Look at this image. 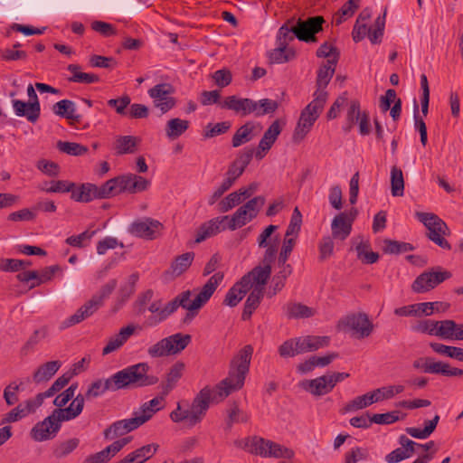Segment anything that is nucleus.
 I'll return each instance as SVG.
<instances>
[{"label": "nucleus", "mask_w": 463, "mask_h": 463, "mask_svg": "<svg viewBox=\"0 0 463 463\" xmlns=\"http://www.w3.org/2000/svg\"><path fill=\"white\" fill-rule=\"evenodd\" d=\"M227 416L225 420L227 430H231L234 423H246L250 418L248 412L241 410L237 405L232 406L227 411Z\"/></svg>", "instance_id": "nucleus-47"}, {"label": "nucleus", "mask_w": 463, "mask_h": 463, "mask_svg": "<svg viewBox=\"0 0 463 463\" xmlns=\"http://www.w3.org/2000/svg\"><path fill=\"white\" fill-rule=\"evenodd\" d=\"M125 175H118L105 182L99 186V198H109L127 192Z\"/></svg>", "instance_id": "nucleus-27"}, {"label": "nucleus", "mask_w": 463, "mask_h": 463, "mask_svg": "<svg viewBox=\"0 0 463 463\" xmlns=\"http://www.w3.org/2000/svg\"><path fill=\"white\" fill-rule=\"evenodd\" d=\"M252 220L253 218L241 205L235 211V213L232 215L230 216V223L228 224V230L235 231L239 228L243 227Z\"/></svg>", "instance_id": "nucleus-43"}, {"label": "nucleus", "mask_w": 463, "mask_h": 463, "mask_svg": "<svg viewBox=\"0 0 463 463\" xmlns=\"http://www.w3.org/2000/svg\"><path fill=\"white\" fill-rule=\"evenodd\" d=\"M301 387L315 396H322L329 393L334 388L329 383L327 374L301 383Z\"/></svg>", "instance_id": "nucleus-26"}, {"label": "nucleus", "mask_w": 463, "mask_h": 463, "mask_svg": "<svg viewBox=\"0 0 463 463\" xmlns=\"http://www.w3.org/2000/svg\"><path fill=\"white\" fill-rule=\"evenodd\" d=\"M281 132V127L279 125V120H275L265 131L262 138L260 141V147L264 152H268L275 141L277 140L279 135Z\"/></svg>", "instance_id": "nucleus-37"}, {"label": "nucleus", "mask_w": 463, "mask_h": 463, "mask_svg": "<svg viewBox=\"0 0 463 463\" xmlns=\"http://www.w3.org/2000/svg\"><path fill=\"white\" fill-rule=\"evenodd\" d=\"M353 222L354 216H349L346 213L337 214L331 223L333 238L345 240L351 233Z\"/></svg>", "instance_id": "nucleus-24"}, {"label": "nucleus", "mask_w": 463, "mask_h": 463, "mask_svg": "<svg viewBox=\"0 0 463 463\" xmlns=\"http://www.w3.org/2000/svg\"><path fill=\"white\" fill-rule=\"evenodd\" d=\"M254 129V124L252 122H247L237 129L232 137V146L238 147L244 143L250 141L253 137L252 131Z\"/></svg>", "instance_id": "nucleus-42"}, {"label": "nucleus", "mask_w": 463, "mask_h": 463, "mask_svg": "<svg viewBox=\"0 0 463 463\" xmlns=\"http://www.w3.org/2000/svg\"><path fill=\"white\" fill-rule=\"evenodd\" d=\"M363 112L360 109V103L358 100H352L350 102L347 113L346 122L343 126V130L348 133L352 130L354 124H357L359 118H361Z\"/></svg>", "instance_id": "nucleus-46"}, {"label": "nucleus", "mask_w": 463, "mask_h": 463, "mask_svg": "<svg viewBox=\"0 0 463 463\" xmlns=\"http://www.w3.org/2000/svg\"><path fill=\"white\" fill-rule=\"evenodd\" d=\"M253 153V149L250 148H245L239 153L236 159L229 165L224 180L230 181V184L232 185L250 163Z\"/></svg>", "instance_id": "nucleus-16"}, {"label": "nucleus", "mask_w": 463, "mask_h": 463, "mask_svg": "<svg viewBox=\"0 0 463 463\" xmlns=\"http://www.w3.org/2000/svg\"><path fill=\"white\" fill-rule=\"evenodd\" d=\"M412 366L426 373H440L445 376L463 375V370L450 367L447 363L436 362L431 357H420L413 362Z\"/></svg>", "instance_id": "nucleus-9"}, {"label": "nucleus", "mask_w": 463, "mask_h": 463, "mask_svg": "<svg viewBox=\"0 0 463 463\" xmlns=\"http://www.w3.org/2000/svg\"><path fill=\"white\" fill-rule=\"evenodd\" d=\"M80 444V439L72 438L60 443L54 449L56 458H61L71 454Z\"/></svg>", "instance_id": "nucleus-57"}, {"label": "nucleus", "mask_w": 463, "mask_h": 463, "mask_svg": "<svg viewBox=\"0 0 463 463\" xmlns=\"http://www.w3.org/2000/svg\"><path fill=\"white\" fill-rule=\"evenodd\" d=\"M391 192L392 196H402L404 193L403 174L397 166L391 169Z\"/></svg>", "instance_id": "nucleus-48"}, {"label": "nucleus", "mask_w": 463, "mask_h": 463, "mask_svg": "<svg viewBox=\"0 0 463 463\" xmlns=\"http://www.w3.org/2000/svg\"><path fill=\"white\" fill-rule=\"evenodd\" d=\"M263 295L264 291H262V289L259 288H252L244 304V308L241 315L243 320H247L250 317L252 313L259 307Z\"/></svg>", "instance_id": "nucleus-36"}, {"label": "nucleus", "mask_w": 463, "mask_h": 463, "mask_svg": "<svg viewBox=\"0 0 463 463\" xmlns=\"http://www.w3.org/2000/svg\"><path fill=\"white\" fill-rule=\"evenodd\" d=\"M189 126L190 123L186 119L179 118H171L165 125V136L170 140H175L189 128Z\"/></svg>", "instance_id": "nucleus-34"}, {"label": "nucleus", "mask_w": 463, "mask_h": 463, "mask_svg": "<svg viewBox=\"0 0 463 463\" xmlns=\"http://www.w3.org/2000/svg\"><path fill=\"white\" fill-rule=\"evenodd\" d=\"M295 57V52L287 46L278 44V47L269 52V60L272 63H284Z\"/></svg>", "instance_id": "nucleus-50"}, {"label": "nucleus", "mask_w": 463, "mask_h": 463, "mask_svg": "<svg viewBox=\"0 0 463 463\" xmlns=\"http://www.w3.org/2000/svg\"><path fill=\"white\" fill-rule=\"evenodd\" d=\"M325 22L322 16L310 17L305 21L299 20L297 24L295 34L300 41L309 43L316 42V33L322 30V24Z\"/></svg>", "instance_id": "nucleus-15"}, {"label": "nucleus", "mask_w": 463, "mask_h": 463, "mask_svg": "<svg viewBox=\"0 0 463 463\" xmlns=\"http://www.w3.org/2000/svg\"><path fill=\"white\" fill-rule=\"evenodd\" d=\"M248 291L250 288L241 279L228 290L223 304L232 307L237 306Z\"/></svg>", "instance_id": "nucleus-35"}, {"label": "nucleus", "mask_w": 463, "mask_h": 463, "mask_svg": "<svg viewBox=\"0 0 463 463\" xmlns=\"http://www.w3.org/2000/svg\"><path fill=\"white\" fill-rule=\"evenodd\" d=\"M222 279L223 274L222 272L214 273L192 300L191 309H200L210 299Z\"/></svg>", "instance_id": "nucleus-18"}, {"label": "nucleus", "mask_w": 463, "mask_h": 463, "mask_svg": "<svg viewBox=\"0 0 463 463\" xmlns=\"http://www.w3.org/2000/svg\"><path fill=\"white\" fill-rule=\"evenodd\" d=\"M154 297L152 289H146L137 298L134 303V308L138 315H143L146 311L147 305L151 302Z\"/></svg>", "instance_id": "nucleus-58"}, {"label": "nucleus", "mask_w": 463, "mask_h": 463, "mask_svg": "<svg viewBox=\"0 0 463 463\" xmlns=\"http://www.w3.org/2000/svg\"><path fill=\"white\" fill-rule=\"evenodd\" d=\"M162 228L163 224L159 221L152 218H144L133 222L128 231L136 237L153 240Z\"/></svg>", "instance_id": "nucleus-13"}, {"label": "nucleus", "mask_w": 463, "mask_h": 463, "mask_svg": "<svg viewBox=\"0 0 463 463\" xmlns=\"http://www.w3.org/2000/svg\"><path fill=\"white\" fill-rule=\"evenodd\" d=\"M343 323L353 332V335L363 339L371 335L374 326L365 313H357L347 316Z\"/></svg>", "instance_id": "nucleus-12"}, {"label": "nucleus", "mask_w": 463, "mask_h": 463, "mask_svg": "<svg viewBox=\"0 0 463 463\" xmlns=\"http://www.w3.org/2000/svg\"><path fill=\"white\" fill-rule=\"evenodd\" d=\"M138 427V421L134 417L117 420L104 430L103 436L105 439L112 440L137 430Z\"/></svg>", "instance_id": "nucleus-21"}, {"label": "nucleus", "mask_w": 463, "mask_h": 463, "mask_svg": "<svg viewBox=\"0 0 463 463\" xmlns=\"http://www.w3.org/2000/svg\"><path fill=\"white\" fill-rule=\"evenodd\" d=\"M248 98H239L236 95L226 97L221 103L222 109L232 110L242 117L249 115L250 106Z\"/></svg>", "instance_id": "nucleus-29"}, {"label": "nucleus", "mask_w": 463, "mask_h": 463, "mask_svg": "<svg viewBox=\"0 0 463 463\" xmlns=\"http://www.w3.org/2000/svg\"><path fill=\"white\" fill-rule=\"evenodd\" d=\"M230 223V216H221L210 220L208 222L201 226L195 241L202 242L207 238L217 234L220 232L228 230V224Z\"/></svg>", "instance_id": "nucleus-20"}, {"label": "nucleus", "mask_w": 463, "mask_h": 463, "mask_svg": "<svg viewBox=\"0 0 463 463\" xmlns=\"http://www.w3.org/2000/svg\"><path fill=\"white\" fill-rule=\"evenodd\" d=\"M222 279L223 274L222 272L214 273L192 300L191 309H200L210 299Z\"/></svg>", "instance_id": "nucleus-17"}, {"label": "nucleus", "mask_w": 463, "mask_h": 463, "mask_svg": "<svg viewBox=\"0 0 463 463\" xmlns=\"http://www.w3.org/2000/svg\"><path fill=\"white\" fill-rule=\"evenodd\" d=\"M326 101L321 98H314L305 109L301 111L299 119L293 133V140L299 142L307 135L311 130L314 123L318 118L323 111Z\"/></svg>", "instance_id": "nucleus-5"}, {"label": "nucleus", "mask_w": 463, "mask_h": 463, "mask_svg": "<svg viewBox=\"0 0 463 463\" xmlns=\"http://www.w3.org/2000/svg\"><path fill=\"white\" fill-rule=\"evenodd\" d=\"M231 128V123L229 121L219 122L216 124L209 123L204 130V137L212 138L216 136L226 133Z\"/></svg>", "instance_id": "nucleus-59"}, {"label": "nucleus", "mask_w": 463, "mask_h": 463, "mask_svg": "<svg viewBox=\"0 0 463 463\" xmlns=\"http://www.w3.org/2000/svg\"><path fill=\"white\" fill-rule=\"evenodd\" d=\"M57 148L71 156H81L87 153L88 147L74 142L58 141Z\"/></svg>", "instance_id": "nucleus-54"}, {"label": "nucleus", "mask_w": 463, "mask_h": 463, "mask_svg": "<svg viewBox=\"0 0 463 463\" xmlns=\"http://www.w3.org/2000/svg\"><path fill=\"white\" fill-rule=\"evenodd\" d=\"M451 277L449 271H427L421 273L412 283V290L416 293H424L437 287Z\"/></svg>", "instance_id": "nucleus-10"}, {"label": "nucleus", "mask_w": 463, "mask_h": 463, "mask_svg": "<svg viewBox=\"0 0 463 463\" xmlns=\"http://www.w3.org/2000/svg\"><path fill=\"white\" fill-rule=\"evenodd\" d=\"M253 348L245 345L231 362L228 376L214 388L205 386L194 398L188 409H182L178 402L176 409L170 413V419L175 422H185L189 428L199 424L206 415L211 402L219 403L232 392L240 390L249 372Z\"/></svg>", "instance_id": "nucleus-1"}, {"label": "nucleus", "mask_w": 463, "mask_h": 463, "mask_svg": "<svg viewBox=\"0 0 463 463\" xmlns=\"http://www.w3.org/2000/svg\"><path fill=\"white\" fill-rule=\"evenodd\" d=\"M184 363L181 361L175 363L165 373L159 385L160 394L168 395L177 386L178 382L184 375Z\"/></svg>", "instance_id": "nucleus-19"}, {"label": "nucleus", "mask_w": 463, "mask_h": 463, "mask_svg": "<svg viewBox=\"0 0 463 463\" xmlns=\"http://www.w3.org/2000/svg\"><path fill=\"white\" fill-rule=\"evenodd\" d=\"M61 362L59 360L49 361L40 365L33 374V380L36 383L49 381L61 368Z\"/></svg>", "instance_id": "nucleus-31"}, {"label": "nucleus", "mask_w": 463, "mask_h": 463, "mask_svg": "<svg viewBox=\"0 0 463 463\" xmlns=\"http://www.w3.org/2000/svg\"><path fill=\"white\" fill-rule=\"evenodd\" d=\"M175 90L168 83L156 84L148 90L149 97L153 99L154 106L164 114L175 108L176 101L172 96Z\"/></svg>", "instance_id": "nucleus-8"}, {"label": "nucleus", "mask_w": 463, "mask_h": 463, "mask_svg": "<svg viewBox=\"0 0 463 463\" xmlns=\"http://www.w3.org/2000/svg\"><path fill=\"white\" fill-rule=\"evenodd\" d=\"M296 339L300 354L316 351L327 346L329 344L328 336L307 335L296 337Z\"/></svg>", "instance_id": "nucleus-28"}, {"label": "nucleus", "mask_w": 463, "mask_h": 463, "mask_svg": "<svg viewBox=\"0 0 463 463\" xmlns=\"http://www.w3.org/2000/svg\"><path fill=\"white\" fill-rule=\"evenodd\" d=\"M283 308L286 316L290 319L308 318L316 314L314 308L298 302H289Z\"/></svg>", "instance_id": "nucleus-33"}, {"label": "nucleus", "mask_w": 463, "mask_h": 463, "mask_svg": "<svg viewBox=\"0 0 463 463\" xmlns=\"http://www.w3.org/2000/svg\"><path fill=\"white\" fill-rule=\"evenodd\" d=\"M14 113L18 117H24L29 122L35 123L41 114L39 101H23L20 99L12 100Z\"/></svg>", "instance_id": "nucleus-22"}, {"label": "nucleus", "mask_w": 463, "mask_h": 463, "mask_svg": "<svg viewBox=\"0 0 463 463\" xmlns=\"http://www.w3.org/2000/svg\"><path fill=\"white\" fill-rule=\"evenodd\" d=\"M236 447L262 458H292L294 451L277 442L260 436H250L234 441Z\"/></svg>", "instance_id": "nucleus-4"}, {"label": "nucleus", "mask_w": 463, "mask_h": 463, "mask_svg": "<svg viewBox=\"0 0 463 463\" xmlns=\"http://www.w3.org/2000/svg\"><path fill=\"white\" fill-rule=\"evenodd\" d=\"M67 70L72 74L69 78V80L71 82L90 84L99 81V77L97 74L81 72L80 67L78 64H70Z\"/></svg>", "instance_id": "nucleus-39"}, {"label": "nucleus", "mask_w": 463, "mask_h": 463, "mask_svg": "<svg viewBox=\"0 0 463 463\" xmlns=\"http://www.w3.org/2000/svg\"><path fill=\"white\" fill-rule=\"evenodd\" d=\"M131 99L128 95H124L118 99H110L108 100V106L114 109L115 111L121 115H127V108L130 105Z\"/></svg>", "instance_id": "nucleus-60"}, {"label": "nucleus", "mask_w": 463, "mask_h": 463, "mask_svg": "<svg viewBox=\"0 0 463 463\" xmlns=\"http://www.w3.org/2000/svg\"><path fill=\"white\" fill-rule=\"evenodd\" d=\"M37 213L33 208H24L16 212H13L8 215V220L12 222H29L33 221Z\"/></svg>", "instance_id": "nucleus-62"}, {"label": "nucleus", "mask_w": 463, "mask_h": 463, "mask_svg": "<svg viewBox=\"0 0 463 463\" xmlns=\"http://www.w3.org/2000/svg\"><path fill=\"white\" fill-rule=\"evenodd\" d=\"M319 250V260L321 261L326 260L333 255L334 252V241L330 236H325L321 239L318 244Z\"/></svg>", "instance_id": "nucleus-63"}, {"label": "nucleus", "mask_w": 463, "mask_h": 463, "mask_svg": "<svg viewBox=\"0 0 463 463\" xmlns=\"http://www.w3.org/2000/svg\"><path fill=\"white\" fill-rule=\"evenodd\" d=\"M84 407V398L79 393L73 398L69 407L55 409L52 413L42 422L37 423L32 430V438L36 441H43L54 436L61 428L62 421L77 418Z\"/></svg>", "instance_id": "nucleus-3"}, {"label": "nucleus", "mask_w": 463, "mask_h": 463, "mask_svg": "<svg viewBox=\"0 0 463 463\" xmlns=\"http://www.w3.org/2000/svg\"><path fill=\"white\" fill-rule=\"evenodd\" d=\"M69 193L71 194V198L72 200L76 202L89 203L94 198H99V196H98V194L99 193V186L89 183L77 186L76 184L73 183Z\"/></svg>", "instance_id": "nucleus-25"}, {"label": "nucleus", "mask_w": 463, "mask_h": 463, "mask_svg": "<svg viewBox=\"0 0 463 463\" xmlns=\"http://www.w3.org/2000/svg\"><path fill=\"white\" fill-rule=\"evenodd\" d=\"M150 367L147 363L129 365L107 379H98L90 383L84 400H92L102 396L106 392H117L132 388L152 386L159 382L156 375L148 374Z\"/></svg>", "instance_id": "nucleus-2"}, {"label": "nucleus", "mask_w": 463, "mask_h": 463, "mask_svg": "<svg viewBox=\"0 0 463 463\" xmlns=\"http://www.w3.org/2000/svg\"><path fill=\"white\" fill-rule=\"evenodd\" d=\"M301 223H302V215H301V213L299 212L298 208L296 207L293 211L289 224L287 228L285 234L287 236L298 237V232L301 228Z\"/></svg>", "instance_id": "nucleus-61"}, {"label": "nucleus", "mask_w": 463, "mask_h": 463, "mask_svg": "<svg viewBox=\"0 0 463 463\" xmlns=\"http://www.w3.org/2000/svg\"><path fill=\"white\" fill-rule=\"evenodd\" d=\"M136 326L128 325L120 328L119 332L108 340L102 350V354L107 355L120 349L128 340L135 334Z\"/></svg>", "instance_id": "nucleus-23"}, {"label": "nucleus", "mask_w": 463, "mask_h": 463, "mask_svg": "<svg viewBox=\"0 0 463 463\" xmlns=\"http://www.w3.org/2000/svg\"><path fill=\"white\" fill-rule=\"evenodd\" d=\"M458 324L451 319L438 321L437 336L445 340H455Z\"/></svg>", "instance_id": "nucleus-44"}, {"label": "nucleus", "mask_w": 463, "mask_h": 463, "mask_svg": "<svg viewBox=\"0 0 463 463\" xmlns=\"http://www.w3.org/2000/svg\"><path fill=\"white\" fill-rule=\"evenodd\" d=\"M273 262H265L262 258L261 264L255 267L248 274L244 275L241 279L242 282L250 288H259L264 291V286L271 274V265Z\"/></svg>", "instance_id": "nucleus-14"}, {"label": "nucleus", "mask_w": 463, "mask_h": 463, "mask_svg": "<svg viewBox=\"0 0 463 463\" xmlns=\"http://www.w3.org/2000/svg\"><path fill=\"white\" fill-rule=\"evenodd\" d=\"M194 258V252H186L176 257L170 267L172 274L175 276L183 274L191 266Z\"/></svg>", "instance_id": "nucleus-45"}, {"label": "nucleus", "mask_w": 463, "mask_h": 463, "mask_svg": "<svg viewBox=\"0 0 463 463\" xmlns=\"http://www.w3.org/2000/svg\"><path fill=\"white\" fill-rule=\"evenodd\" d=\"M96 234V231L86 230L78 235H71L65 240V242L74 248L87 247L92 237Z\"/></svg>", "instance_id": "nucleus-51"}, {"label": "nucleus", "mask_w": 463, "mask_h": 463, "mask_svg": "<svg viewBox=\"0 0 463 463\" xmlns=\"http://www.w3.org/2000/svg\"><path fill=\"white\" fill-rule=\"evenodd\" d=\"M76 111L75 103L70 99H61L56 102L52 107V112L55 115L79 122L81 116L77 114Z\"/></svg>", "instance_id": "nucleus-32"}, {"label": "nucleus", "mask_w": 463, "mask_h": 463, "mask_svg": "<svg viewBox=\"0 0 463 463\" xmlns=\"http://www.w3.org/2000/svg\"><path fill=\"white\" fill-rule=\"evenodd\" d=\"M141 139L134 136H118L114 143L118 155L133 154L137 150Z\"/></svg>", "instance_id": "nucleus-30"}, {"label": "nucleus", "mask_w": 463, "mask_h": 463, "mask_svg": "<svg viewBox=\"0 0 463 463\" xmlns=\"http://www.w3.org/2000/svg\"><path fill=\"white\" fill-rule=\"evenodd\" d=\"M278 229V225L270 224L257 238L259 248L265 249L263 254L265 262H274L278 255L281 241L279 233L276 232Z\"/></svg>", "instance_id": "nucleus-7"}, {"label": "nucleus", "mask_w": 463, "mask_h": 463, "mask_svg": "<svg viewBox=\"0 0 463 463\" xmlns=\"http://www.w3.org/2000/svg\"><path fill=\"white\" fill-rule=\"evenodd\" d=\"M170 347H172V345H170L169 341H166L165 337L149 346L147 349V354L152 358L168 356L170 355Z\"/></svg>", "instance_id": "nucleus-53"}, {"label": "nucleus", "mask_w": 463, "mask_h": 463, "mask_svg": "<svg viewBox=\"0 0 463 463\" xmlns=\"http://www.w3.org/2000/svg\"><path fill=\"white\" fill-rule=\"evenodd\" d=\"M191 340L192 336L190 335L182 333H176L166 337V341H169L170 345H172L169 349L170 355L181 353L191 343Z\"/></svg>", "instance_id": "nucleus-41"}, {"label": "nucleus", "mask_w": 463, "mask_h": 463, "mask_svg": "<svg viewBox=\"0 0 463 463\" xmlns=\"http://www.w3.org/2000/svg\"><path fill=\"white\" fill-rule=\"evenodd\" d=\"M336 64L337 59H328L319 66L316 81L317 90L313 94L314 98H321L324 101H326L328 93L326 88L335 74Z\"/></svg>", "instance_id": "nucleus-11"}, {"label": "nucleus", "mask_w": 463, "mask_h": 463, "mask_svg": "<svg viewBox=\"0 0 463 463\" xmlns=\"http://www.w3.org/2000/svg\"><path fill=\"white\" fill-rule=\"evenodd\" d=\"M127 192L129 194L141 193L148 189L150 181L134 174L125 175Z\"/></svg>", "instance_id": "nucleus-38"}, {"label": "nucleus", "mask_w": 463, "mask_h": 463, "mask_svg": "<svg viewBox=\"0 0 463 463\" xmlns=\"http://www.w3.org/2000/svg\"><path fill=\"white\" fill-rule=\"evenodd\" d=\"M417 219L428 229V238L440 248L450 250L451 246L444 238L449 234V229L438 215L431 213H416Z\"/></svg>", "instance_id": "nucleus-6"}, {"label": "nucleus", "mask_w": 463, "mask_h": 463, "mask_svg": "<svg viewBox=\"0 0 463 463\" xmlns=\"http://www.w3.org/2000/svg\"><path fill=\"white\" fill-rule=\"evenodd\" d=\"M241 198L237 191L229 194L219 202L217 205L218 212L222 213L229 212L243 202Z\"/></svg>", "instance_id": "nucleus-52"}, {"label": "nucleus", "mask_w": 463, "mask_h": 463, "mask_svg": "<svg viewBox=\"0 0 463 463\" xmlns=\"http://www.w3.org/2000/svg\"><path fill=\"white\" fill-rule=\"evenodd\" d=\"M73 185L72 182L65 180H52L43 182L39 185V189L45 193H69Z\"/></svg>", "instance_id": "nucleus-49"}, {"label": "nucleus", "mask_w": 463, "mask_h": 463, "mask_svg": "<svg viewBox=\"0 0 463 463\" xmlns=\"http://www.w3.org/2000/svg\"><path fill=\"white\" fill-rule=\"evenodd\" d=\"M295 32H297L296 26L289 27L288 24H283L277 34V44L288 47V43L297 38Z\"/></svg>", "instance_id": "nucleus-56"}, {"label": "nucleus", "mask_w": 463, "mask_h": 463, "mask_svg": "<svg viewBox=\"0 0 463 463\" xmlns=\"http://www.w3.org/2000/svg\"><path fill=\"white\" fill-rule=\"evenodd\" d=\"M377 402V398H373L371 392L360 395L347 402L343 408L344 412L355 411L366 408L373 403Z\"/></svg>", "instance_id": "nucleus-40"}, {"label": "nucleus", "mask_w": 463, "mask_h": 463, "mask_svg": "<svg viewBox=\"0 0 463 463\" xmlns=\"http://www.w3.org/2000/svg\"><path fill=\"white\" fill-rule=\"evenodd\" d=\"M279 354L281 357H294L300 354L298 352V346L297 345V339L291 338L287 341H285L279 347Z\"/></svg>", "instance_id": "nucleus-64"}, {"label": "nucleus", "mask_w": 463, "mask_h": 463, "mask_svg": "<svg viewBox=\"0 0 463 463\" xmlns=\"http://www.w3.org/2000/svg\"><path fill=\"white\" fill-rule=\"evenodd\" d=\"M384 251L389 254H400L414 250V247L408 242L385 240L384 241Z\"/></svg>", "instance_id": "nucleus-55"}]
</instances>
